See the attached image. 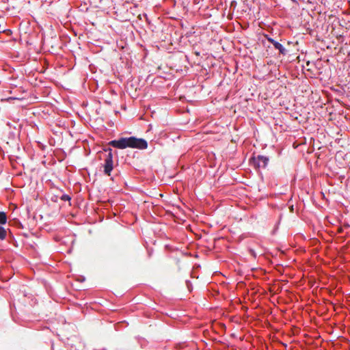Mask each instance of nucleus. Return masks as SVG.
I'll return each instance as SVG.
<instances>
[{
	"mask_svg": "<svg viewBox=\"0 0 350 350\" xmlns=\"http://www.w3.org/2000/svg\"><path fill=\"white\" fill-rule=\"evenodd\" d=\"M109 144L119 149L131 148L144 150L148 147V143L145 139L135 137H122L119 139L109 142Z\"/></svg>",
	"mask_w": 350,
	"mask_h": 350,
	"instance_id": "f257e3e1",
	"label": "nucleus"
},
{
	"mask_svg": "<svg viewBox=\"0 0 350 350\" xmlns=\"http://www.w3.org/2000/svg\"><path fill=\"white\" fill-rule=\"evenodd\" d=\"M105 151L108 152V154L105 159V163L103 164L104 173L107 176H110L111 172L113 168L112 149L108 148L105 149Z\"/></svg>",
	"mask_w": 350,
	"mask_h": 350,
	"instance_id": "f03ea898",
	"label": "nucleus"
},
{
	"mask_svg": "<svg viewBox=\"0 0 350 350\" xmlns=\"http://www.w3.org/2000/svg\"><path fill=\"white\" fill-rule=\"evenodd\" d=\"M269 162V158L265 156L259 155L256 159L255 164L258 167H266Z\"/></svg>",
	"mask_w": 350,
	"mask_h": 350,
	"instance_id": "7ed1b4c3",
	"label": "nucleus"
},
{
	"mask_svg": "<svg viewBox=\"0 0 350 350\" xmlns=\"http://www.w3.org/2000/svg\"><path fill=\"white\" fill-rule=\"evenodd\" d=\"M269 40L273 44V45L274 46V47L279 50L280 53L282 55H285L286 53V50L285 49V48L282 46V44H281L280 43H279L277 41H275L273 40V39H269Z\"/></svg>",
	"mask_w": 350,
	"mask_h": 350,
	"instance_id": "20e7f679",
	"label": "nucleus"
},
{
	"mask_svg": "<svg viewBox=\"0 0 350 350\" xmlns=\"http://www.w3.org/2000/svg\"><path fill=\"white\" fill-rule=\"evenodd\" d=\"M7 221L6 214L0 211V224H5Z\"/></svg>",
	"mask_w": 350,
	"mask_h": 350,
	"instance_id": "39448f33",
	"label": "nucleus"
},
{
	"mask_svg": "<svg viewBox=\"0 0 350 350\" xmlns=\"http://www.w3.org/2000/svg\"><path fill=\"white\" fill-rule=\"evenodd\" d=\"M6 230L5 228L2 226H0V239L3 240L5 239L6 237Z\"/></svg>",
	"mask_w": 350,
	"mask_h": 350,
	"instance_id": "423d86ee",
	"label": "nucleus"
},
{
	"mask_svg": "<svg viewBox=\"0 0 350 350\" xmlns=\"http://www.w3.org/2000/svg\"><path fill=\"white\" fill-rule=\"evenodd\" d=\"M70 199H71L70 197L66 194L62 195L61 197V200H62L64 201H69V200H70Z\"/></svg>",
	"mask_w": 350,
	"mask_h": 350,
	"instance_id": "0eeeda50",
	"label": "nucleus"
},
{
	"mask_svg": "<svg viewBox=\"0 0 350 350\" xmlns=\"http://www.w3.org/2000/svg\"><path fill=\"white\" fill-rule=\"evenodd\" d=\"M250 253L252 256L256 257V254L254 250H250Z\"/></svg>",
	"mask_w": 350,
	"mask_h": 350,
	"instance_id": "6e6552de",
	"label": "nucleus"
}]
</instances>
